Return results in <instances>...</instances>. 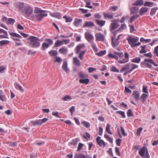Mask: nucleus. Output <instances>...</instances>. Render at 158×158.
<instances>
[{
    "mask_svg": "<svg viewBox=\"0 0 158 158\" xmlns=\"http://www.w3.org/2000/svg\"><path fill=\"white\" fill-rule=\"evenodd\" d=\"M28 39L29 40V45L32 47L38 48L40 46V44L39 41H41V40L38 37L34 36H31L29 37Z\"/></svg>",
    "mask_w": 158,
    "mask_h": 158,
    "instance_id": "f257e3e1",
    "label": "nucleus"
},
{
    "mask_svg": "<svg viewBox=\"0 0 158 158\" xmlns=\"http://www.w3.org/2000/svg\"><path fill=\"white\" fill-rule=\"evenodd\" d=\"M33 8L32 6L29 5H27L24 6L22 10V12L24 14L25 17L28 18L31 15L33 12Z\"/></svg>",
    "mask_w": 158,
    "mask_h": 158,
    "instance_id": "f03ea898",
    "label": "nucleus"
},
{
    "mask_svg": "<svg viewBox=\"0 0 158 158\" xmlns=\"http://www.w3.org/2000/svg\"><path fill=\"white\" fill-rule=\"evenodd\" d=\"M139 155L142 157L145 158H150L148 149L145 146L140 149L139 152Z\"/></svg>",
    "mask_w": 158,
    "mask_h": 158,
    "instance_id": "7ed1b4c3",
    "label": "nucleus"
},
{
    "mask_svg": "<svg viewBox=\"0 0 158 158\" xmlns=\"http://www.w3.org/2000/svg\"><path fill=\"white\" fill-rule=\"evenodd\" d=\"M45 42L43 43L42 45V49L43 50L48 48L50 45L53 44V41L51 39H45Z\"/></svg>",
    "mask_w": 158,
    "mask_h": 158,
    "instance_id": "20e7f679",
    "label": "nucleus"
},
{
    "mask_svg": "<svg viewBox=\"0 0 158 158\" xmlns=\"http://www.w3.org/2000/svg\"><path fill=\"white\" fill-rule=\"evenodd\" d=\"M127 40L131 47L134 48V44L138 41L139 38L137 37H133L131 36H129L127 38Z\"/></svg>",
    "mask_w": 158,
    "mask_h": 158,
    "instance_id": "39448f33",
    "label": "nucleus"
},
{
    "mask_svg": "<svg viewBox=\"0 0 158 158\" xmlns=\"http://www.w3.org/2000/svg\"><path fill=\"white\" fill-rule=\"evenodd\" d=\"M48 120V119L47 118H44L42 119H38L35 121H31V123L33 125H39L45 123Z\"/></svg>",
    "mask_w": 158,
    "mask_h": 158,
    "instance_id": "423d86ee",
    "label": "nucleus"
},
{
    "mask_svg": "<svg viewBox=\"0 0 158 158\" xmlns=\"http://www.w3.org/2000/svg\"><path fill=\"white\" fill-rule=\"evenodd\" d=\"M112 21V23L111 24L110 27V30L112 31L116 28L119 26L118 20L116 19Z\"/></svg>",
    "mask_w": 158,
    "mask_h": 158,
    "instance_id": "0eeeda50",
    "label": "nucleus"
},
{
    "mask_svg": "<svg viewBox=\"0 0 158 158\" xmlns=\"http://www.w3.org/2000/svg\"><path fill=\"white\" fill-rule=\"evenodd\" d=\"M148 62L150 64H153L155 66H158V65L155 63L153 60L151 59H144V61H142L141 63V64L142 65H145L146 62Z\"/></svg>",
    "mask_w": 158,
    "mask_h": 158,
    "instance_id": "6e6552de",
    "label": "nucleus"
},
{
    "mask_svg": "<svg viewBox=\"0 0 158 158\" xmlns=\"http://www.w3.org/2000/svg\"><path fill=\"white\" fill-rule=\"evenodd\" d=\"M2 21L4 22L6 21L7 24H13L15 22V20L12 18H7V17H4L2 19Z\"/></svg>",
    "mask_w": 158,
    "mask_h": 158,
    "instance_id": "1a4fd4ad",
    "label": "nucleus"
},
{
    "mask_svg": "<svg viewBox=\"0 0 158 158\" xmlns=\"http://www.w3.org/2000/svg\"><path fill=\"white\" fill-rule=\"evenodd\" d=\"M95 37L96 40L103 41L104 40L105 36L101 33L96 34Z\"/></svg>",
    "mask_w": 158,
    "mask_h": 158,
    "instance_id": "9d476101",
    "label": "nucleus"
},
{
    "mask_svg": "<svg viewBox=\"0 0 158 158\" xmlns=\"http://www.w3.org/2000/svg\"><path fill=\"white\" fill-rule=\"evenodd\" d=\"M125 58L122 60H119L118 62L120 64H125L129 61V55L126 52L124 54Z\"/></svg>",
    "mask_w": 158,
    "mask_h": 158,
    "instance_id": "9b49d317",
    "label": "nucleus"
},
{
    "mask_svg": "<svg viewBox=\"0 0 158 158\" xmlns=\"http://www.w3.org/2000/svg\"><path fill=\"white\" fill-rule=\"evenodd\" d=\"M9 34L14 37H15L17 38H13V39L15 41H20V40L19 38H22V37L21 35H19L18 34H17L16 33L12 32H9Z\"/></svg>",
    "mask_w": 158,
    "mask_h": 158,
    "instance_id": "f8f14e48",
    "label": "nucleus"
},
{
    "mask_svg": "<svg viewBox=\"0 0 158 158\" xmlns=\"http://www.w3.org/2000/svg\"><path fill=\"white\" fill-rule=\"evenodd\" d=\"M24 3L21 2H19L15 3V6L18 8L19 11L22 10L23 9Z\"/></svg>",
    "mask_w": 158,
    "mask_h": 158,
    "instance_id": "ddd939ff",
    "label": "nucleus"
},
{
    "mask_svg": "<svg viewBox=\"0 0 158 158\" xmlns=\"http://www.w3.org/2000/svg\"><path fill=\"white\" fill-rule=\"evenodd\" d=\"M149 10V8L146 7H142L139 10V15L142 16L147 13Z\"/></svg>",
    "mask_w": 158,
    "mask_h": 158,
    "instance_id": "4468645a",
    "label": "nucleus"
},
{
    "mask_svg": "<svg viewBox=\"0 0 158 158\" xmlns=\"http://www.w3.org/2000/svg\"><path fill=\"white\" fill-rule=\"evenodd\" d=\"M101 137L98 136L96 139V140L97 143L100 146L102 147L103 146L105 147L106 146V144L105 142L102 139H101Z\"/></svg>",
    "mask_w": 158,
    "mask_h": 158,
    "instance_id": "2eb2a0df",
    "label": "nucleus"
},
{
    "mask_svg": "<svg viewBox=\"0 0 158 158\" xmlns=\"http://www.w3.org/2000/svg\"><path fill=\"white\" fill-rule=\"evenodd\" d=\"M49 15L51 16L58 19H60L61 18L60 13L58 12L50 13Z\"/></svg>",
    "mask_w": 158,
    "mask_h": 158,
    "instance_id": "dca6fc26",
    "label": "nucleus"
},
{
    "mask_svg": "<svg viewBox=\"0 0 158 158\" xmlns=\"http://www.w3.org/2000/svg\"><path fill=\"white\" fill-rule=\"evenodd\" d=\"M85 39L89 41H91L94 40V36L90 34L89 32L86 31L85 33Z\"/></svg>",
    "mask_w": 158,
    "mask_h": 158,
    "instance_id": "f3484780",
    "label": "nucleus"
},
{
    "mask_svg": "<svg viewBox=\"0 0 158 158\" xmlns=\"http://www.w3.org/2000/svg\"><path fill=\"white\" fill-rule=\"evenodd\" d=\"M48 14L46 13H40L36 15L37 20L40 21L44 17L47 16Z\"/></svg>",
    "mask_w": 158,
    "mask_h": 158,
    "instance_id": "a211bd4d",
    "label": "nucleus"
},
{
    "mask_svg": "<svg viewBox=\"0 0 158 158\" xmlns=\"http://www.w3.org/2000/svg\"><path fill=\"white\" fill-rule=\"evenodd\" d=\"M85 48V44H80L77 45L76 48V53L77 54H78L80 52L81 49Z\"/></svg>",
    "mask_w": 158,
    "mask_h": 158,
    "instance_id": "6ab92c4d",
    "label": "nucleus"
},
{
    "mask_svg": "<svg viewBox=\"0 0 158 158\" xmlns=\"http://www.w3.org/2000/svg\"><path fill=\"white\" fill-rule=\"evenodd\" d=\"M82 20L81 19L75 18L73 24L76 27H79L81 25Z\"/></svg>",
    "mask_w": 158,
    "mask_h": 158,
    "instance_id": "aec40b11",
    "label": "nucleus"
},
{
    "mask_svg": "<svg viewBox=\"0 0 158 158\" xmlns=\"http://www.w3.org/2000/svg\"><path fill=\"white\" fill-rule=\"evenodd\" d=\"M103 15L105 19H113L114 17L113 14L112 13H104Z\"/></svg>",
    "mask_w": 158,
    "mask_h": 158,
    "instance_id": "412c9836",
    "label": "nucleus"
},
{
    "mask_svg": "<svg viewBox=\"0 0 158 158\" xmlns=\"http://www.w3.org/2000/svg\"><path fill=\"white\" fill-rule=\"evenodd\" d=\"M62 68L67 73H68L70 71L69 69L67 67V63L66 61L64 62Z\"/></svg>",
    "mask_w": 158,
    "mask_h": 158,
    "instance_id": "4be33fe9",
    "label": "nucleus"
},
{
    "mask_svg": "<svg viewBox=\"0 0 158 158\" xmlns=\"http://www.w3.org/2000/svg\"><path fill=\"white\" fill-rule=\"evenodd\" d=\"M133 95L135 100V101H138L139 99V93L137 91L135 90L133 91Z\"/></svg>",
    "mask_w": 158,
    "mask_h": 158,
    "instance_id": "5701e85b",
    "label": "nucleus"
},
{
    "mask_svg": "<svg viewBox=\"0 0 158 158\" xmlns=\"http://www.w3.org/2000/svg\"><path fill=\"white\" fill-rule=\"evenodd\" d=\"M139 8L137 6L132 7L131 8L130 12L131 14H135L137 13Z\"/></svg>",
    "mask_w": 158,
    "mask_h": 158,
    "instance_id": "b1692460",
    "label": "nucleus"
},
{
    "mask_svg": "<svg viewBox=\"0 0 158 158\" xmlns=\"http://www.w3.org/2000/svg\"><path fill=\"white\" fill-rule=\"evenodd\" d=\"M148 96V94L143 93L140 98L139 99L143 103L146 101V99Z\"/></svg>",
    "mask_w": 158,
    "mask_h": 158,
    "instance_id": "393cba45",
    "label": "nucleus"
},
{
    "mask_svg": "<svg viewBox=\"0 0 158 158\" xmlns=\"http://www.w3.org/2000/svg\"><path fill=\"white\" fill-rule=\"evenodd\" d=\"M144 4V2L143 0H138L135 1L134 3L132 4V5L135 6H142Z\"/></svg>",
    "mask_w": 158,
    "mask_h": 158,
    "instance_id": "a878e982",
    "label": "nucleus"
},
{
    "mask_svg": "<svg viewBox=\"0 0 158 158\" xmlns=\"http://www.w3.org/2000/svg\"><path fill=\"white\" fill-rule=\"evenodd\" d=\"M14 85L15 88L18 90H20L21 92H23L24 91V90L22 89V87L17 82L15 83Z\"/></svg>",
    "mask_w": 158,
    "mask_h": 158,
    "instance_id": "bb28decb",
    "label": "nucleus"
},
{
    "mask_svg": "<svg viewBox=\"0 0 158 158\" xmlns=\"http://www.w3.org/2000/svg\"><path fill=\"white\" fill-rule=\"evenodd\" d=\"M59 52L61 54L65 55L67 53L68 49L66 47L64 46L59 49Z\"/></svg>",
    "mask_w": 158,
    "mask_h": 158,
    "instance_id": "cd10ccee",
    "label": "nucleus"
},
{
    "mask_svg": "<svg viewBox=\"0 0 158 158\" xmlns=\"http://www.w3.org/2000/svg\"><path fill=\"white\" fill-rule=\"evenodd\" d=\"M46 12L45 10H43L40 8L37 7L35 8L34 11V12L35 14L43 13Z\"/></svg>",
    "mask_w": 158,
    "mask_h": 158,
    "instance_id": "c85d7f7f",
    "label": "nucleus"
},
{
    "mask_svg": "<svg viewBox=\"0 0 158 158\" xmlns=\"http://www.w3.org/2000/svg\"><path fill=\"white\" fill-rule=\"evenodd\" d=\"M94 26V24L93 22L91 21H86L84 24L83 25L84 27H93Z\"/></svg>",
    "mask_w": 158,
    "mask_h": 158,
    "instance_id": "c756f323",
    "label": "nucleus"
},
{
    "mask_svg": "<svg viewBox=\"0 0 158 158\" xmlns=\"http://www.w3.org/2000/svg\"><path fill=\"white\" fill-rule=\"evenodd\" d=\"M0 100L2 102H5L6 100L5 95L2 90L0 91Z\"/></svg>",
    "mask_w": 158,
    "mask_h": 158,
    "instance_id": "7c9ffc66",
    "label": "nucleus"
},
{
    "mask_svg": "<svg viewBox=\"0 0 158 158\" xmlns=\"http://www.w3.org/2000/svg\"><path fill=\"white\" fill-rule=\"evenodd\" d=\"M112 44L113 47L114 48L118 45L119 44V41L118 40H114L113 37L112 38Z\"/></svg>",
    "mask_w": 158,
    "mask_h": 158,
    "instance_id": "2f4dec72",
    "label": "nucleus"
},
{
    "mask_svg": "<svg viewBox=\"0 0 158 158\" xmlns=\"http://www.w3.org/2000/svg\"><path fill=\"white\" fill-rule=\"evenodd\" d=\"M79 81L81 84L87 85L89 83V80L88 78L81 79L79 80Z\"/></svg>",
    "mask_w": 158,
    "mask_h": 158,
    "instance_id": "473e14b6",
    "label": "nucleus"
},
{
    "mask_svg": "<svg viewBox=\"0 0 158 158\" xmlns=\"http://www.w3.org/2000/svg\"><path fill=\"white\" fill-rule=\"evenodd\" d=\"M141 58L139 57L134 58L131 60V61L133 63H139L141 61Z\"/></svg>",
    "mask_w": 158,
    "mask_h": 158,
    "instance_id": "72a5a7b5",
    "label": "nucleus"
},
{
    "mask_svg": "<svg viewBox=\"0 0 158 158\" xmlns=\"http://www.w3.org/2000/svg\"><path fill=\"white\" fill-rule=\"evenodd\" d=\"M130 64L129 63L127 64L124 67L122 68L120 72L121 73L123 72L124 71L128 70L130 68Z\"/></svg>",
    "mask_w": 158,
    "mask_h": 158,
    "instance_id": "f704fd0d",
    "label": "nucleus"
},
{
    "mask_svg": "<svg viewBox=\"0 0 158 158\" xmlns=\"http://www.w3.org/2000/svg\"><path fill=\"white\" fill-rule=\"evenodd\" d=\"M73 61L74 64L75 65L78 66H80V62L77 57H74L73 58Z\"/></svg>",
    "mask_w": 158,
    "mask_h": 158,
    "instance_id": "c9c22d12",
    "label": "nucleus"
},
{
    "mask_svg": "<svg viewBox=\"0 0 158 158\" xmlns=\"http://www.w3.org/2000/svg\"><path fill=\"white\" fill-rule=\"evenodd\" d=\"M64 44L62 40H58L55 43L54 46L56 47H57L60 46V45H63Z\"/></svg>",
    "mask_w": 158,
    "mask_h": 158,
    "instance_id": "e433bc0d",
    "label": "nucleus"
},
{
    "mask_svg": "<svg viewBox=\"0 0 158 158\" xmlns=\"http://www.w3.org/2000/svg\"><path fill=\"white\" fill-rule=\"evenodd\" d=\"M95 21L97 22V24L101 27L104 26L106 23L105 21L102 20H95Z\"/></svg>",
    "mask_w": 158,
    "mask_h": 158,
    "instance_id": "4c0bfd02",
    "label": "nucleus"
},
{
    "mask_svg": "<svg viewBox=\"0 0 158 158\" xmlns=\"http://www.w3.org/2000/svg\"><path fill=\"white\" fill-rule=\"evenodd\" d=\"M139 17V15L138 14H136L134 16H132L130 18V22L131 23H132L133 21L136 19L138 18Z\"/></svg>",
    "mask_w": 158,
    "mask_h": 158,
    "instance_id": "58836bf2",
    "label": "nucleus"
},
{
    "mask_svg": "<svg viewBox=\"0 0 158 158\" xmlns=\"http://www.w3.org/2000/svg\"><path fill=\"white\" fill-rule=\"evenodd\" d=\"M79 139L77 138L73 139L70 143V144L75 146L77 145L78 141H79Z\"/></svg>",
    "mask_w": 158,
    "mask_h": 158,
    "instance_id": "ea45409f",
    "label": "nucleus"
},
{
    "mask_svg": "<svg viewBox=\"0 0 158 158\" xmlns=\"http://www.w3.org/2000/svg\"><path fill=\"white\" fill-rule=\"evenodd\" d=\"M91 46L95 52H97L98 51L96 44L93 41L91 42Z\"/></svg>",
    "mask_w": 158,
    "mask_h": 158,
    "instance_id": "a19ab883",
    "label": "nucleus"
},
{
    "mask_svg": "<svg viewBox=\"0 0 158 158\" xmlns=\"http://www.w3.org/2000/svg\"><path fill=\"white\" fill-rule=\"evenodd\" d=\"M10 42L9 40H3L0 41V46L9 44Z\"/></svg>",
    "mask_w": 158,
    "mask_h": 158,
    "instance_id": "79ce46f5",
    "label": "nucleus"
},
{
    "mask_svg": "<svg viewBox=\"0 0 158 158\" xmlns=\"http://www.w3.org/2000/svg\"><path fill=\"white\" fill-rule=\"evenodd\" d=\"M81 124L87 128H89L90 125L89 123L88 122L83 121L81 122Z\"/></svg>",
    "mask_w": 158,
    "mask_h": 158,
    "instance_id": "37998d69",
    "label": "nucleus"
},
{
    "mask_svg": "<svg viewBox=\"0 0 158 158\" xmlns=\"http://www.w3.org/2000/svg\"><path fill=\"white\" fill-rule=\"evenodd\" d=\"M74 158H86L85 156L81 154H76L74 155Z\"/></svg>",
    "mask_w": 158,
    "mask_h": 158,
    "instance_id": "c03bdc74",
    "label": "nucleus"
},
{
    "mask_svg": "<svg viewBox=\"0 0 158 158\" xmlns=\"http://www.w3.org/2000/svg\"><path fill=\"white\" fill-rule=\"evenodd\" d=\"M106 53V51L105 50L101 51L98 53H96L95 54L99 56H102L105 55Z\"/></svg>",
    "mask_w": 158,
    "mask_h": 158,
    "instance_id": "a18cd8bd",
    "label": "nucleus"
},
{
    "mask_svg": "<svg viewBox=\"0 0 158 158\" xmlns=\"http://www.w3.org/2000/svg\"><path fill=\"white\" fill-rule=\"evenodd\" d=\"M158 8L157 7L152 8L151 9L150 14L151 15H153L156 13V11L158 10Z\"/></svg>",
    "mask_w": 158,
    "mask_h": 158,
    "instance_id": "49530a36",
    "label": "nucleus"
},
{
    "mask_svg": "<svg viewBox=\"0 0 158 158\" xmlns=\"http://www.w3.org/2000/svg\"><path fill=\"white\" fill-rule=\"evenodd\" d=\"M48 53L50 55L53 56H56L58 54L57 51L54 50H52L49 51Z\"/></svg>",
    "mask_w": 158,
    "mask_h": 158,
    "instance_id": "de8ad7c7",
    "label": "nucleus"
},
{
    "mask_svg": "<svg viewBox=\"0 0 158 158\" xmlns=\"http://www.w3.org/2000/svg\"><path fill=\"white\" fill-rule=\"evenodd\" d=\"M63 18L64 19H65L66 22V23L71 22L73 20V19L71 17L66 16H64L63 17Z\"/></svg>",
    "mask_w": 158,
    "mask_h": 158,
    "instance_id": "09e8293b",
    "label": "nucleus"
},
{
    "mask_svg": "<svg viewBox=\"0 0 158 158\" xmlns=\"http://www.w3.org/2000/svg\"><path fill=\"white\" fill-rule=\"evenodd\" d=\"M104 137L108 141L111 143H113V139L112 138L110 137L107 134H105L104 135Z\"/></svg>",
    "mask_w": 158,
    "mask_h": 158,
    "instance_id": "8fccbe9b",
    "label": "nucleus"
},
{
    "mask_svg": "<svg viewBox=\"0 0 158 158\" xmlns=\"http://www.w3.org/2000/svg\"><path fill=\"white\" fill-rule=\"evenodd\" d=\"M110 125L109 123H107L106 127V131L109 134H112V133L111 132L110 130Z\"/></svg>",
    "mask_w": 158,
    "mask_h": 158,
    "instance_id": "3c124183",
    "label": "nucleus"
},
{
    "mask_svg": "<svg viewBox=\"0 0 158 158\" xmlns=\"http://www.w3.org/2000/svg\"><path fill=\"white\" fill-rule=\"evenodd\" d=\"M153 2L146 1L145 2L144 5V6L151 7L153 6Z\"/></svg>",
    "mask_w": 158,
    "mask_h": 158,
    "instance_id": "603ef678",
    "label": "nucleus"
},
{
    "mask_svg": "<svg viewBox=\"0 0 158 158\" xmlns=\"http://www.w3.org/2000/svg\"><path fill=\"white\" fill-rule=\"evenodd\" d=\"M146 45H144L143 46H141L140 48H142V49L139 51V53H145L147 51L145 49L146 48Z\"/></svg>",
    "mask_w": 158,
    "mask_h": 158,
    "instance_id": "864d4df0",
    "label": "nucleus"
},
{
    "mask_svg": "<svg viewBox=\"0 0 158 158\" xmlns=\"http://www.w3.org/2000/svg\"><path fill=\"white\" fill-rule=\"evenodd\" d=\"M131 65L132 66L131 68L129 70V71H130L131 73L135 69L138 68V65L134 64H131Z\"/></svg>",
    "mask_w": 158,
    "mask_h": 158,
    "instance_id": "5fc2aeb1",
    "label": "nucleus"
},
{
    "mask_svg": "<svg viewBox=\"0 0 158 158\" xmlns=\"http://www.w3.org/2000/svg\"><path fill=\"white\" fill-rule=\"evenodd\" d=\"M142 92L143 93L148 94V90L147 86L143 85Z\"/></svg>",
    "mask_w": 158,
    "mask_h": 158,
    "instance_id": "6e6d98bb",
    "label": "nucleus"
},
{
    "mask_svg": "<svg viewBox=\"0 0 158 158\" xmlns=\"http://www.w3.org/2000/svg\"><path fill=\"white\" fill-rule=\"evenodd\" d=\"M151 41V39H145L143 37L141 38L140 39V41L142 43L145 42L146 43H148L150 42Z\"/></svg>",
    "mask_w": 158,
    "mask_h": 158,
    "instance_id": "4d7b16f0",
    "label": "nucleus"
},
{
    "mask_svg": "<svg viewBox=\"0 0 158 158\" xmlns=\"http://www.w3.org/2000/svg\"><path fill=\"white\" fill-rule=\"evenodd\" d=\"M86 51V50H85V51L81 52L79 53L78 57L81 60H82L83 59V56L85 54Z\"/></svg>",
    "mask_w": 158,
    "mask_h": 158,
    "instance_id": "13d9d810",
    "label": "nucleus"
},
{
    "mask_svg": "<svg viewBox=\"0 0 158 158\" xmlns=\"http://www.w3.org/2000/svg\"><path fill=\"white\" fill-rule=\"evenodd\" d=\"M108 56L110 58H114L116 60H118V56L117 55H115L111 53H109L108 55Z\"/></svg>",
    "mask_w": 158,
    "mask_h": 158,
    "instance_id": "bf43d9fd",
    "label": "nucleus"
},
{
    "mask_svg": "<svg viewBox=\"0 0 158 158\" xmlns=\"http://www.w3.org/2000/svg\"><path fill=\"white\" fill-rule=\"evenodd\" d=\"M127 114L128 117H133V114L132 110L131 109H129L127 110Z\"/></svg>",
    "mask_w": 158,
    "mask_h": 158,
    "instance_id": "052dcab7",
    "label": "nucleus"
},
{
    "mask_svg": "<svg viewBox=\"0 0 158 158\" xmlns=\"http://www.w3.org/2000/svg\"><path fill=\"white\" fill-rule=\"evenodd\" d=\"M116 113L121 115L122 117L123 118H126V116L125 115V113L123 111H117L116 112Z\"/></svg>",
    "mask_w": 158,
    "mask_h": 158,
    "instance_id": "680f3d73",
    "label": "nucleus"
},
{
    "mask_svg": "<svg viewBox=\"0 0 158 158\" xmlns=\"http://www.w3.org/2000/svg\"><path fill=\"white\" fill-rule=\"evenodd\" d=\"M118 9V7L117 6H114L110 7L109 10L112 11H116Z\"/></svg>",
    "mask_w": 158,
    "mask_h": 158,
    "instance_id": "e2e57ef3",
    "label": "nucleus"
},
{
    "mask_svg": "<svg viewBox=\"0 0 158 158\" xmlns=\"http://www.w3.org/2000/svg\"><path fill=\"white\" fill-rule=\"evenodd\" d=\"M62 61V59L59 57L57 56L56 57V59L54 60L55 62H58L59 63H61Z\"/></svg>",
    "mask_w": 158,
    "mask_h": 158,
    "instance_id": "0e129e2a",
    "label": "nucleus"
},
{
    "mask_svg": "<svg viewBox=\"0 0 158 158\" xmlns=\"http://www.w3.org/2000/svg\"><path fill=\"white\" fill-rule=\"evenodd\" d=\"M124 92L126 93L129 94H131L132 93L131 91L127 86L125 87Z\"/></svg>",
    "mask_w": 158,
    "mask_h": 158,
    "instance_id": "69168bd1",
    "label": "nucleus"
},
{
    "mask_svg": "<svg viewBox=\"0 0 158 158\" xmlns=\"http://www.w3.org/2000/svg\"><path fill=\"white\" fill-rule=\"evenodd\" d=\"M111 70L112 72H117V73H119V70L118 69H117L116 67L114 66L112 67L111 69Z\"/></svg>",
    "mask_w": 158,
    "mask_h": 158,
    "instance_id": "338daca9",
    "label": "nucleus"
},
{
    "mask_svg": "<svg viewBox=\"0 0 158 158\" xmlns=\"http://www.w3.org/2000/svg\"><path fill=\"white\" fill-rule=\"evenodd\" d=\"M129 17V15H127L125 17H123L120 21V22H121V23H123L124 22V21L126 19H128Z\"/></svg>",
    "mask_w": 158,
    "mask_h": 158,
    "instance_id": "774afa93",
    "label": "nucleus"
}]
</instances>
